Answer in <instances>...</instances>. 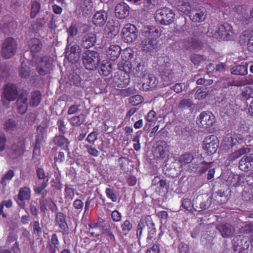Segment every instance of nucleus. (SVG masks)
<instances>
[{"label": "nucleus", "instance_id": "nucleus-49", "mask_svg": "<svg viewBox=\"0 0 253 253\" xmlns=\"http://www.w3.org/2000/svg\"><path fill=\"white\" fill-rule=\"evenodd\" d=\"M31 73V68L29 66L22 63L19 69V75L24 79H27L29 77Z\"/></svg>", "mask_w": 253, "mask_h": 253}, {"label": "nucleus", "instance_id": "nucleus-25", "mask_svg": "<svg viewBox=\"0 0 253 253\" xmlns=\"http://www.w3.org/2000/svg\"><path fill=\"white\" fill-rule=\"evenodd\" d=\"M28 44L31 52L34 56H35V54L39 53L43 46L41 41L37 38L30 39L28 42Z\"/></svg>", "mask_w": 253, "mask_h": 253}, {"label": "nucleus", "instance_id": "nucleus-10", "mask_svg": "<svg viewBox=\"0 0 253 253\" xmlns=\"http://www.w3.org/2000/svg\"><path fill=\"white\" fill-rule=\"evenodd\" d=\"M132 73L136 78L143 79L147 74V67L145 61L140 57L136 58L132 61Z\"/></svg>", "mask_w": 253, "mask_h": 253}, {"label": "nucleus", "instance_id": "nucleus-63", "mask_svg": "<svg viewBox=\"0 0 253 253\" xmlns=\"http://www.w3.org/2000/svg\"><path fill=\"white\" fill-rule=\"evenodd\" d=\"M191 60L195 65H198L203 61L204 58L203 56L195 54L191 56Z\"/></svg>", "mask_w": 253, "mask_h": 253}, {"label": "nucleus", "instance_id": "nucleus-24", "mask_svg": "<svg viewBox=\"0 0 253 253\" xmlns=\"http://www.w3.org/2000/svg\"><path fill=\"white\" fill-rule=\"evenodd\" d=\"M188 15L191 21L194 22L200 23L205 20L206 14L201 9L192 8Z\"/></svg>", "mask_w": 253, "mask_h": 253}, {"label": "nucleus", "instance_id": "nucleus-6", "mask_svg": "<svg viewBox=\"0 0 253 253\" xmlns=\"http://www.w3.org/2000/svg\"><path fill=\"white\" fill-rule=\"evenodd\" d=\"M253 248V234L249 241L248 237L243 236L235 237L233 240V249L235 253H248L250 245Z\"/></svg>", "mask_w": 253, "mask_h": 253}, {"label": "nucleus", "instance_id": "nucleus-40", "mask_svg": "<svg viewBox=\"0 0 253 253\" xmlns=\"http://www.w3.org/2000/svg\"><path fill=\"white\" fill-rule=\"evenodd\" d=\"M42 93L39 90L32 91L31 93L30 105L32 107H37L42 100Z\"/></svg>", "mask_w": 253, "mask_h": 253}, {"label": "nucleus", "instance_id": "nucleus-21", "mask_svg": "<svg viewBox=\"0 0 253 253\" xmlns=\"http://www.w3.org/2000/svg\"><path fill=\"white\" fill-rule=\"evenodd\" d=\"M129 9L130 8L126 3L125 2L118 3L115 7V15L120 19H124L128 16Z\"/></svg>", "mask_w": 253, "mask_h": 253}, {"label": "nucleus", "instance_id": "nucleus-41", "mask_svg": "<svg viewBox=\"0 0 253 253\" xmlns=\"http://www.w3.org/2000/svg\"><path fill=\"white\" fill-rule=\"evenodd\" d=\"M250 149L249 148L243 147L234 152L231 154L228 157L227 160L229 162H233L234 161L238 159L243 155L248 153L250 152Z\"/></svg>", "mask_w": 253, "mask_h": 253}, {"label": "nucleus", "instance_id": "nucleus-20", "mask_svg": "<svg viewBox=\"0 0 253 253\" xmlns=\"http://www.w3.org/2000/svg\"><path fill=\"white\" fill-rule=\"evenodd\" d=\"M60 244L57 235L56 233L52 234L47 243L46 248L48 253H56L59 249Z\"/></svg>", "mask_w": 253, "mask_h": 253}, {"label": "nucleus", "instance_id": "nucleus-54", "mask_svg": "<svg viewBox=\"0 0 253 253\" xmlns=\"http://www.w3.org/2000/svg\"><path fill=\"white\" fill-rule=\"evenodd\" d=\"M181 206L187 211H192L194 209L193 204L188 198L183 199L181 200Z\"/></svg>", "mask_w": 253, "mask_h": 253}, {"label": "nucleus", "instance_id": "nucleus-43", "mask_svg": "<svg viewBox=\"0 0 253 253\" xmlns=\"http://www.w3.org/2000/svg\"><path fill=\"white\" fill-rule=\"evenodd\" d=\"M76 189L74 188L73 185L66 184L64 190V198L67 201L73 200L75 196Z\"/></svg>", "mask_w": 253, "mask_h": 253}, {"label": "nucleus", "instance_id": "nucleus-42", "mask_svg": "<svg viewBox=\"0 0 253 253\" xmlns=\"http://www.w3.org/2000/svg\"><path fill=\"white\" fill-rule=\"evenodd\" d=\"M85 121V116L84 114L78 116H74L69 119L71 125L73 126L78 127L84 124Z\"/></svg>", "mask_w": 253, "mask_h": 253}, {"label": "nucleus", "instance_id": "nucleus-28", "mask_svg": "<svg viewBox=\"0 0 253 253\" xmlns=\"http://www.w3.org/2000/svg\"><path fill=\"white\" fill-rule=\"evenodd\" d=\"M36 69L40 75L43 76L50 73L51 65L42 59L38 64Z\"/></svg>", "mask_w": 253, "mask_h": 253}, {"label": "nucleus", "instance_id": "nucleus-23", "mask_svg": "<svg viewBox=\"0 0 253 253\" xmlns=\"http://www.w3.org/2000/svg\"><path fill=\"white\" fill-rule=\"evenodd\" d=\"M108 13L104 10L97 11L93 15L92 22L96 26H103L106 22Z\"/></svg>", "mask_w": 253, "mask_h": 253}, {"label": "nucleus", "instance_id": "nucleus-12", "mask_svg": "<svg viewBox=\"0 0 253 253\" xmlns=\"http://www.w3.org/2000/svg\"><path fill=\"white\" fill-rule=\"evenodd\" d=\"M138 31L135 26L131 24H126L122 30V37L126 42H132L137 38Z\"/></svg>", "mask_w": 253, "mask_h": 253}, {"label": "nucleus", "instance_id": "nucleus-45", "mask_svg": "<svg viewBox=\"0 0 253 253\" xmlns=\"http://www.w3.org/2000/svg\"><path fill=\"white\" fill-rule=\"evenodd\" d=\"M156 229L155 223L153 222V225L150 224L149 227H148V236L146 238L147 242L151 243L153 242L156 239Z\"/></svg>", "mask_w": 253, "mask_h": 253}, {"label": "nucleus", "instance_id": "nucleus-59", "mask_svg": "<svg viewBox=\"0 0 253 253\" xmlns=\"http://www.w3.org/2000/svg\"><path fill=\"white\" fill-rule=\"evenodd\" d=\"M206 88L205 89L199 88L196 92L195 98L198 100L205 98L208 95V92L206 90Z\"/></svg>", "mask_w": 253, "mask_h": 253}, {"label": "nucleus", "instance_id": "nucleus-39", "mask_svg": "<svg viewBox=\"0 0 253 253\" xmlns=\"http://www.w3.org/2000/svg\"><path fill=\"white\" fill-rule=\"evenodd\" d=\"M119 71H122L125 73L129 74L132 72L133 65L132 62H131L128 60H122L119 62L118 64Z\"/></svg>", "mask_w": 253, "mask_h": 253}, {"label": "nucleus", "instance_id": "nucleus-61", "mask_svg": "<svg viewBox=\"0 0 253 253\" xmlns=\"http://www.w3.org/2000/svg\"><path fill=\"white\" fill-rule=\"evenodd\" d=\"M120 169L125 170L129 164V159L125 157H121L118 159Z\"/></svg>", "mask_w": 253, "mask_h": 253}, {"label": "nucleus", "instance_id": "nucleus-32", "mask_svg": "<svg viewBox=\"0 0 253 253\" xmlns=\"http://www.w3.org/2000/svg\"><path fill=\"white\" fill-rule=\"evenodd\" d=\"M93 3L92 0H81L77 7L83 12L86 14L90 13L92 10Z\"/></svg>", "mask_w": 253, "mask_h": 253}, {"label": "nucleus", "instance_id": "nucleus-56", "mask_svg": "<svg viewBox=\"0 0 253 253\" xmlns=\"http://www.w3.org/2000/svg\"><path fill=\"white\" fill-rule=\"evenodd\" d=\"M101 71L102 75L105 76H108L113 71L112 64L107 63V64L102 65L101 67Z\"/></svg>", "mask_w": 253, "mask_h": 253}, {"label": "nucleus", "instance_id": "nucleus-26", "mask_svg": "<svg viewBox=\"0 0 253 253\" xmlns=\"http://www.w3.org/2000/svg\"><path fill=\"white\" fill-rule=\"evenodd\" d=\"M55 223L63 231H67L69 229L68 224L66 221V215L62 212L56 213L55 218Z\"/></svg>", "mask_w": 253, "mask_h": 253}, {"label": "nucleus", "instance_id": "nucleus-46", "mask_svg": "<svg viewBox=\"0 0 253 253\" xmlns=\"http://www.w3.org/2000/svg\"><path fill=\"white\" fill-rule=\"evenodd\" d=\"M37 132L38 133L36 136L35 144L41 145L42 143L44 141L45 130L44 128L39 126L37 128Z\"/></svg>", "mask_w": 253, "mask_h": 253}, {"label": "nucleus", "instance_id": "nucleus-29", "mask_svg": "<svg viewBox=\"0 0 253 253\" xmlns=\"http://www.w3.org/2000/svg\"><path fill=\"white\" fill-rule=\"evenodd\" d=\"M121 48L118 45H111L106 51L107 57L112 61L116 60L120 56Z\"/></svg>", "mask_w": 253, "mask_h": 253}, {"label": "nucleus", "instance_id": "nucleus-3", "mask_svg": "<svg viewBox=\"0 0 253 253\" xmlns=\"http://www.w3.org/2000/svg\"><path fill=\"white\" fill-rule=\"evenodd\" d=\"M211 30L212 36L215 38L224 41H230L233 39L234 32L233 27L227 23H224L218 27L211 28L209 32Z\"/></svg>", "mask_w": 253, "mask_h": 253}, {"label": "nucleus", "instance_id": "nucleus-16", "mask_svg": "<svg viewBox=\"0 0 253 253\" xmlns=\"http://www.w3.org/2000/svg\"><path fill=\"white\" fill-rule=\"evenodd\" d=\"M243 141V136L235 132L227 134L223 139L224 144L231 148L237 144L242 143Z\"/></svg>", "mask_w": 253, "mask_h": 253}, {"label": "nucleus", "instance_id": "nucleus-34", "mask_svg": "<svg viewBox=\"0 0 253 253\" xmlns=\"http://www.w3.org/2000/svg\"><path fill=\"white\" fill-rule=\"evenodd\" d=\"M121 234L124 236H127L133 230V225L131 221L126 219L123 221L121 224Z\"/></svg>", "mask_w": 253, "mask_h": 253}, {"label": "nucleus", "instance_id": "nucleus-52", "mask_svg": "<svg viewBox=\"0 0 253 253\" xmlns=\"http://www.w3.org/2000/svg\"><path fill=\"white\" fill-rule=\"evenodd\" d=\"M152 184L154 185H159V187L162 189L166 188L167 186L166 180L161 179V177L159 176H156L154 177L152 180Z\"/></svg>", "mask_w": 253, "mask_h": 253}, {"label": "nucleus", "instance_id": "nucleus-47", "mask_svg": "<svg viewBox=\"0 0 253 253\" xmlns=\"http://www.w3.org/2000/svg\"><path fill=\"white\" fill-rule=\"evenodd\" d=\"M247 159V157L244 156L239 161V169L244 171H248L252 169V167L250 166L249 160Z\"/></svg>", "mask_w": 253, "mask_h": 253}, {"label": "nucleus", "instance_id": "nucleus-31", "mask_svg": "<svg viewBox=\"0 0 253 253\" xmlns=\"http://www.w3.org/2000/svg\"><path fill=\"white\" fill-rule=\"evenodd\" d=\"M53 141L54 143L58 146L62 147L65 150H69V141L64 136V134L59 133V135H56L54 137Z\"/></svg>", "mask_w": 253, "mask_h": 253}, {"label": "nucleus", "instance_id": "nucleus-30", "mask_svg": "<svg viewBox=\"0 0 253 253\" xmlns=\"http://www.w3.org/2000/svg\"><path fill=\"white\" fill-rule=\"evenodd\" d=\"M28 98L20 95L16 101L18 112L22 115L24 114L28 109Z\"/></svg>", "mask_w": 253, "mask_h": 253}, {"label": "nucleus", "instance_id": "nucleus-11", "mask_svg": "<svg viewBox=\"0 0 253 253\" xmlns=\"http://www.w3.org/2000/svg\"><path fill=\"white\" fill-rule=\"evenodd\" d=\"M219 145L217 137L214 135H210L206 137L203 143V148L206 153L211 155L214 154Z\"/></svg>", "mask_w": 253, "mask_h": 253}, {"label": "nucleus", "instance_id": "nucleus-13", "mask_svg": "<svg viewBox=\"0 0 253 253\" xmlns=\"http://www.w3.org/2000/svg\"><path fill=\"white\" fill-rule=\"evenodd\" d=\"M198 124L201 127L210 128L215 123V117L213 114L209 111L202 112L198 119Z\"/></svg>", "mask_w": 253, "mask_h": 253}, {"label": "nucleus", "instance_id": "nucleus-58", "mask_svg": "<svg viewBox=\"0 0 253 253\" xmlns=\"http://www.w3.org/2000/svg\"><path fill=\"white\" fill-rule=\"evenodd\" d=\"M16 126V123L15 120L9 119L5 122L4 128L6 131H9L14 130Z\"/></svg>", "mask_w": 253, "mask_h": 253}, {"label": "nucleus", "instance_id": "nucleus-55", "mask_svg": "<svg viewBox=\"0 0 253 253\" xmlns=\"http://www.w3.org/2000/svg\"><path fill=\"white\" fill-rule=\"evenodd\" d=\"M9 76L8 68L4 63H0V79H4Z\"/></svg>", "mask_w": 253, "mask_h": 253}, {"label": "nucleus", "instance_id": "nucleus-48", "mask_svg": "<svg viewBox=\"0 0 253 253\" xmlns=\"http://www.w3.org/2000/svg\"><path fill=\"white\" fill-rule=\"evenodd\" d=\"M41 9V4L36 0L31 2V8L30 17L34 18L40 12Z\"/></svg>", "mask_w": 253, "mask_h": 253}, {"label": "nucleus", "instance_id": "nucleus-36", "mask_svg": "<svg viewBox=\"0 0 253 253\" xmlns=\"http://www.w3.org/2000/svg\"><path fill=\"white\" fill-rule=\"evenodd\" d=\"M158 81L156 78L153 75H149L148 78L146 79L142 84V87L147 90L153 88L157 86Z\"/></svg>", "mask_w": 253, "mask_h": 253}, {"label": "nucleus", "instance_id": "nucleus-37", "mask_svg": "<svg viewBox=\"0 0 253 253\" xmlns=\"http://www.w3.org/2000/svg\"><path fill=\"white\" fill-rule=\"evenodd\" d=\"M211 164V163H206L205 162L200 164V166H198L196 164H192V167H190V170L193 172L198 171V173L202 174L207 171L209 168V166Z\"/></svg>", "mask_w": 253, "mask_h": 253}, {"label": "nucleus", "instance_id": "nucleus-18", "mask_svg": "<svg viewBox=\"0 0 253 253\" xmlns=\"http://www.w3.org/2000/svg\"><path fill=\"white\" fill-rule=\"evenodd\" d=\"M31 197V190L28 187H23L20 189L18 195L17 203L22 209H24L26 206L25 201H29Z\"/></svg>", "mask_w": 253, "mask_h": 253}, {"label": "nucleus", "instance_id": "nucleus-22", "mask_svg": "<svg viewBox=\"0 0 253 253\" xmlns=\"http://www.w3.org/2000/svg\"><path fill=\"white\" fill-rule=\"evenodd\" d=\"M216 228L223 238L230 237L234 232V227L229 223L218 224Z\"/></svg>", "mask_w": 253, "mask_h": 253}, {"label": "nucleus", "instance_id": "nucleus-14", "mask_svg": "<svg viewBox=\"0 0 253 253\" xmlns=\"http://www.w3.org/2000/svg\"><path fill=\"white\" fill-rule=\"evenodd\" d=\"M150 224L153 225V221L150 215L141 216L136 228V235L138 241L143 236V232L145 227L147 226L148 228Z\"/></svg>", "mask_w": 253, "mask_h": 253}, {"label": "nucleus", "instance_id": "nucleus-44", "mask_svg": "<svg viewBox=\"0 0 253 253\" xmlns=\"http://www.w3.org/2000/svg\"><path fill=\"white\" fill-rule=\"evenodd\" d=\"M15 172L13 169L8 170L1 177L0 183L3 186L5 187L7 182L10 181L14 176Z\"/></svg>", "mask_w": 253, "mask_h": 253}, {"label": "nucleus", "instance_id": "nucleus-57", "mask_svg": "<svg viewBox=\"0 0 253 253\" xmlns=\"http://www.w3.org/2000/svg\"><path fill=\"white\" fill-rule=\"evenodd\" d=\"M105 194L107 197L111 199L113 202H116L117 201L118 197L113 189L107 188L105 190Z\"/></svg>", "mask_w": 253, "mask_h": 253}, {"label": "nucleus", "instance_id": "nucleus-35", "mask_svg": "<svg viewBox=\"0 0 253 253\" xmlns=\"http://www.w3.org/2000/svg\"><path fill=\"white\" fill-rule=\"evenodd\" d=\"M177 9L181 12L189 14L192 10L191 5L188 0H178L176 2Z\"/></svg>", "mask_w": 253, "mask_h": 253}, {"label": "nucleus", "instance_id": "nucleus-50", "mask_svg": "<svg viewBox=\"0 0 253 253\" xmlns=\"http://www.w3.org/2000/svg\"><path fill=\"white\" fill-rule=\"evenodd\" d=\"M194 104L192 101L189 99H183L178 104V108L182 109L192 108Z\"/></svg>", "mask_w": 253, "mask_h": 253}, {"label": "nucleus", "instance_id": "nucleus-4", "mask_svg": "<svg viewBox=\"0 0 253 253\" xmlns=\"http://www.w3.org/2000/svg\"><path fill=\"white\" fill-rule=\"evenodd\" d=\"M82 60L86 69L89 71L94 70L100 65V54L96 51L86 50L83 53Z\"/></svg>", "mask_w": 253, "mask_h": 253}, {"label": "nucleus", "instance_id": "nucleus-2", "mask_svg": "<svg viewBox=\"0 0 253 253\" xmlns=\"http://www.w3.org/2000/svg\"><path fill=\"white\" fill-rule=\"evenodd\" d=\"M194 159L193 155L190 152H186L179 156L178 158V162L180 164L179 167L178 162L176 161L172 162L169 167V174L172 177L177 176L180 174L181 168H185L186 167H190V164H192V162Z\"/></svg>", "mask_w": 253, "mask_h": 253}, {"label": "nucleus", "instance_id": "nucleus-38", "mask_svg": "<svg viewBox=\"0 0 253 253\" xmlns=\"http://www.w3.org/2000/svg\"><path fill=\"white\" fill-rule=\"evenodd\" d=\"M80 47L77 46H72L70 51H66V57L71 62H76L79 58V53L80 52Z\"/></svg>", "mask_w": 253, "mask_h": 253}, {"label": "nucleus", "instance_id": "nucleus-53", "mask_svg": "<svg viewBox=\"0 0 253 253\" xmlns=\"http://www.w3.org/2000/svg\"><path fill=\"white\" fill-rule=\"evenodd\" d=\"M144 101L143 97L140 95H135L130 97L129 99V103L133 106H137L142 103Z\"/></svg>", "mask_w": 253, "mask_h": 253}, {"label": "nucleus", "instance_id": "nucleus-1", "mask_svg": "<svg viewBox=\"0 0 253 253\" xmlns=\"http://www.w3.org/2000/svg\"><path fill=\"white\" fill-rule=\"evenodd\" d=\"M159 26H148L141 30L143 40L140 43L141 49L146 52H153L158 47L159 38L162 35Z\"/></svg>", "mask_w": 253, "mask_h": 253}, {"label": "nucleus", "instance_id": "nucleus-51", "mask_svg": "<svg viewBox=\"0 0 253 253\" xmlns=\"http://www.w3.org/2000/svg\"><path fill=\"white\" fill-rule=\"evenodd\" d=\"M242 96L244 100H247L251 98H253V88L249 86L244 88L242 92Z\"/></svg>", "mask_w": 253, "mask_h": 253}, {"label": "nucleus", "instance_id": "nucleus-19", "mask_svg": "<svg viewBox=\"0 0 253 253\" xmlns=\"http://www.w3.org/2000/svg\"><path fill=\"white\" fill-rule=\"evenodd\" d=\"M169 146L165 141H159L155 150L156 157L158 158H165L169 153Z\"/></svg>", "mask_w": 253, "mask_h": 253}, {"label": "nucleus", "instance_id": "nucleus-5", "mask_svg": "<svg viewBox=\"0 0 253 253\" xmlns=\"http://www.w3.org/2000/svg\"><path fill=\"white\" fill-rule=\"evenodd\" d=\"M175 13L171 9L164 7L156 10L154 18L156 22L162 25H168L173 23Z\"/></svg>", "mask_w": 253, "mask_h": 253}, {"label": "nucleus", "instance_id": "nucleus-17", "mask_svg": "<svg viewBox=\"0 0 253 253\" xmlns=\"http://www.w3.org/2000/svg\"><path fill=\"white\" fill-rule=\"evenodd\" d=\"M130 83L129 74L122 71H118L115 75L114 84L115 86L123 88L126 86Z\"/></svg>", "mask_w": 253, "mask_h": 253}, {"label": "nucleus", "instance_id": "nucleus-7", "mask_svg": "<svg viewBox=\"0 0 253 253\" xmlns=\"http://www.w3.org/2000/svg\"><path fill=\"white\" fill-rule=\"evenodd\" d=\"M18 95V87L11 83L6 84L3 88L2 102L6 108L9 107V102L15 100Z\"/></svg>", "mask_w": 253, "mask_h": 253}, {"label": "nucleus", "instance_id": "nucleus-9", "mask_svg": "<svg viewBox=\"0 0 253 253\" xmlns=\"http://www.w3.org/2000/svg\"><path fill=\"white\" fill-rule=\"evenodd\" d=\"M26 140L23 137H18L11 146L10 155L15 159L22 156L25 152Z\"/></svg>", "mask_w": 253, "mask_h": 253}, {"label": "nucleus", "instance_id": "nucleus-33", "mask_svg": "<svg viewBox=\"0 0 253 253\" xmlns=\"http://www.w3.org/2000/svg\"><path fill=\"white\" fill-rule=\"evenodd\" d=\"M248 68L247 63L243 65H237L231 68V73L234 75L245 76L248 74Z\"/></svg>", "mask_w": 253, "mask_h": 253}, {"label": "nucleus", "instance_id": "nucleus-15", "mask_svg": "<svg viewBox=\"0 0 253 253\" xmlns=\"http://www.w3.org/2000/svg\"><path fill=\"white\" fill-rule=\"evenodd\" d=\"M16 26L13 18L8 15L4 16L0 22V34L5 35L10 34L14 30Z\"/></svg>", "mask_w": 253, "mask_h": 253}, {"label": "nucleus", "instance_id": "nucleus-60", "mask_svg": "<svg viewBox=\"0 0 253 253\" xmlns=\"http://www.w3.org/2000/svg\"><path fill=\"white\" fill-rule=\"evenodd\" d=\"M160 0H145V4L149 9H153L160 5Z\"/></svg>", "mask_w": 253, "mask_h": 253}, {"label": "nucleus", "instance_id": "nucleus-8", "mask_svg": "<svg viewBox=\"0 0 253 253\" xmlns=\"http://www.w3.org/2000/svg\"><path fill=\"white\" fill-rule=\"evenodd\" d=\"M17 43L15 40L11 37L6 38L2 43L1 55L5 59L12 57L16 53Z\"/></svg>", "mask_w": 253, "mask_h": 253}, {"label": "nucleus", "instance_id": "nucleus-27", "mask_svg": "<svg viewBox=\"0 0 253 253\" xmlns=\"http://www.w3.org/2000/svg\"><path fill=\"white\" fill-rule=\"evenodd\" d=\"M96 42V36L93 33H88L83 38L81 45L85 48H89L94 45Z\"/></svg>", "mask_w": 253, "mask_h": 253}, {"label": "nucleus", "instance_id": "nucleus-64", "mask_svg": "<svg viewBox=\"0 0 253 253\" xmlns=\"http://www.w3.org/2000/svg\"><path fill=\"white\" fill-rule=\"evenodd\" d=\"M179 253H187L189 251V245L184 242L180 243L177 247Z\"/></svg>", "mask_w": 253, "mask_h": 253}, {"label": "nucleus", "instance_id": "nucleus-62", "mask_svg": "<svg viewBox=\"0 0 253 253\" xmlns=\"http://www.w3.org/2000/svg\"><path fill=\"white\" fill-rule=\"evenodd\" d=\"M48 178H46V180L43 181L41 185L36 187H34V190L36 194L40 195L42 191L47 186Z\"/></svg>", "mask_w": 253, "mask_h": 253}]
</instances>
